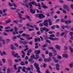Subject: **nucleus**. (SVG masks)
<instances>
[{"mask_svg":"<svg viewBox=\"0 0 73 73\" xmlns=\"http://www.w3.org/2000/svg\"><path fill=\"white\" fill-rule=\"evenodd\" d=\"M36 17H38L40 19H42L43 18H45L46 16L44 14L40 13V14H37L36 15Z\"/></svg>","mask_w":73,"mask_h":73,"instance_id":"f257e3e1","label":"nucleus"},{"mask_svg":"<svg viewBox=\"0 0 73 73\" xmlns=\"http://www.w3.org/2000/svg\"><path fill=\"white\" fill-rule=\"evenodd\" d=\"M40 31L42 32H43V31H45L46 30V32H48V31H49V29H46L45 28H40Z\"/></svg>","mask_w":73,"mask_h":73,"instance_id":"f03ea898","label":"nucleus"},{"mask_svg":"<svg viewBox=\"0 0 73 73\" xmlns=\"http://www.w3.org/2000/svg\"><path fill=\"white\" fill-rule=\"evenodd\" d=\"M46 22L49 23V25H52V21L50 19H49L48 20H46L44 22L46 23Z\"/></svg>","mask_w":73,"mask_h":73,"instance_id":"7ed1b4c3","label":"nucleus"},{"mask_svg":"<svg viewBox=\"0 0 73 73\" xmlns=\"http://www.w3.org/2000/svg\"><path fill=\"white\" fill-rule=\"evenodd\" d=\"M41 4L42 6V7L44 8V9H48V7L46 6L45 5L44 3H42Z\"/></svg>","mask_w":73,"mask_h":73,"instance_id":"20e7f679","label":"nucleus"},{"mask_svg":"<svg viewBox=\"0 0 73 73\" xmlns=\"http://www.w3.org/2000/svg\"><path fill=\"white\" fill-rule=\"evenodd\" d=\"M55 66H56V68L57 70H60L59 67H60V65H59V64H56Z\"/></svg>","mask_w":73,"mask_h":73,"instance_id":"39448f33","label":"nucleus"},{"mask_svg":"<svg viewBox=\"0 0 73 73\" xmlns=\"http://www.w3.org/2000/svg\"><path fill=\"white\" fill-rule=\"evenodd\" d=\"M49 39L50 40H52L53 41H55V40H56V41H58L59 39L58 38H53L52 37H49Z\"/></svg>","mask_w":73,"mask_h":73,"instance_id":"423d86ee","label":"nucleus"},{"mask_svg":"<svg viewBox=\"0 0 73 73\" xmlns=\"http://www.w3.org/2000/svg\"><path fill=\"white\" fill-rule=\"evenodd\" d=\"M31 4H32L33 5H35L36 6H37V5H36V3L35 2V1H33V2H32L30 3H29L30 6H31V7H32L33 5Z\"/></svg>","mask_w":73,"mask_h":73,"instance_id":"0eeeda50","label":"nucleus"},{"mask_svg":"<svg viewBox=\"0 0 73 73\" xmlns=\"http://www.w3.org/2000/svg\"><path fill=\"white\" fill-rule=\"evenodd\" d=\"M19 42L20 44H23V45H26V44L27 43V42L25 41H23L21 40H20Z\"/></svg>","mask_w":73,"mask_h":73,"instance_id":"6e6552de","label":"nucleus"},{"mask_svg":"<svg viewBox=\"0 0 73 73\" xmlns=\"http://www.w3.org/2000/svg\"><path fill=\"white\" fill-rule=\"evenodd\" d=\"M35 53H36V54H39L41 53L40 50H36L35 51Z\"/></svg>","mask_w":73,"mask_h":73,"instance_id":"1a4fd4ad","label":"nucleus"},{"mask_svg":"<svg viewBox=\"0 0 73 73\" xmlns=\"http://www.w3.org/2000/svg\"><path fill=\"white\" fill-rule=\"evenodd\" d=\"M45 20L44 21V23H42V24L44 25V26H45L46 27H48V22H45Z\"/></svg>","mask_w":73,"mask_h":73,"instance_id":"9d476101","label":"nucleus"},{"mask_svg":"<svg viewBox=\"0 0 73 73\" xmlns=\"http://www.w3.org/2000/svg\"><path fill=\"white\" fill-rule=\"evenodd\" d=\"M29 61L30 62L31 64H33L35 62V61L33 60V58H30L29 60Z\"/></svg>","mask_w":73,"mask_h":73,"instance_id":"9b49d317","label":"nucleus"},{"mask_svg":"<svg viewBox=\"0 0 73 73\" xmlns=\"http://www.w3.org/2000/svg\"><path fill=\"white\" fill-rule=\"evenodd\" d=\"M62 56L64 58H68V55L65 54H63L62 55Z\"/></svg>","mask_w":73,"mask_h":73,"instance_id":"f8f14e48","label":"nucleus"},{"mask_svg":"<svg viewBox=\"0 0 73 73\" xmlns=\"http://www.w3.org/2000/svg\"><path fill=\"white\" fill-rule=\"evenodd\" d=\"M64 23H66V24H67L68 25L69 24H70V23H71V21L69 20V21H65Z\"/></svg>","mask_w":73,"mask_h":73,"instance_id":"ddd939ff","label":"nucleus"},{"mask_svg":"<svg viewBox=\"0 0 73 73\" xmlns=\"http://www.w3.org/2000/svg\"><path fill=\"white\" fill-rule=\"evenodd\" d=\"M56 49H58V50H60L61 49V47L59 45H56Z\"/></svg>","mask_w":73,"mask_h":73,"instance_id":"4468645a","label":"nucleus"},{"mask_svg":"<svg viewBox=\"0 0 73 73\" xmlns=\"http://www.w3.org/2000/svg\"><path fill=\"white\" fill-rule=\"evenodd\" d=\"M22 53L23 54L22 55V58H24V57L25 56V52L24 51H22Z\"/></svg>","mask_w":73,"mask_h":73,"instance_id":"2eb2a0df","label":"nucleus"},{"mask_svg":"<svg viewBox=\"0 0 73 73\" xmlns=\"http://www.w3.org/2000/svg\"><path fill=\"white\" fill-rule=\"evenodd\" d=\"M14 57H17V58H18V57H20V56H19V55H18V53H15V55H14Z\"/></svg>","mask_w":73,"mask_h":73,"instance_id":"dca6fc26","label":"nucleus"},{"mask_svg":"<svg viewBox=\"0 0 73 73\" xmlns=\"http://www.w3.org/2000/svg\"><path fill=\"white\" fill-rule=\"evenodd\" d=\"M11 49L12 50H15L16 49V47H13V45H11Z\"/></svg>","mask_w":73,"mask_h":73,"instance_id":"f3484780","label":"nucleus"},{"mask_svg":"<svg viewBox=\"0 0 73 73\" xmlns=\"http://www.w3.org/2000/svg\"><path fill=\"white\" fill-rule=\"evenodd\" d=\"M21 67L20 66L19 67V68H18V70L17 72H16V73H19V72H20V69H21Z\"/></svg>","mask_w":73,"mask_h":73,"instance_id":"a211bd4d","label":"nucleus"},{"mask_svg":"<svg viewBox=\"0 0 73 73\" xmlns=\"http://www.w3.org/2000/svg\"><path fill=\"white\" fill-rule=\"evenodd\" d=\"M51 28H60V27H59V26L58 25H56V26L54 25Z\"/></svg>","mask_w":73,"mask_h":73,"instance_id":"6ab92c4d","label":"nucleus"},{"mask_svg":"<svg viewBox=\"0 0 73 73\" xmlns=\"http://www.w3.org/2000/svg\"><path fill=\"white\" fill-rule=\"evenodd\" d=\"M35 56L36 57L35 58V59H36V60H37L38 58L39 57V55H38V54H36L35 55Z\"/></svg>","mask_w":73,"mask_h":73,"instance_id":"aec40b11","label":"nucleus"},{"mask_svg":"<svg viewBox=\"0 0 73 73\" xmlns=\"http://www.w3.org/2000/svg\"><path fill=\"white\" fill-rule=\"evenodd\" d=\"M63 7L65 9H67L68 7H69L68 6V5H64L63 6Z\"/></svg>","mask_w":73,"mask_h":73,"instance_id":"412c9836","label":"nucleus"},{"mask_svg":"<svg viewBox=\"0 0 73 73\" xmlns=\"http://www.w3.org/2000/svg\"><path fill=\"white\" fill-rule=\"evenodd\" d=\"M30 11L31 12V13H35V10H33V9H31L30 10Z\"/></svg>","mask_w":73,"mask_h":73,"instance_id":"4be33fe9","label":"nucleus"},{"mask_svg":"<svg viewBox=\"0 0 73 73\" xmlns=\"http://www.w3.org/2000/svg\"><path fill=\"white\" fill-rule=\"evenodd\" d=\"M15 31L16 32V34H19V32H17V28H15Z\"/></svg>","mask_w":73,"mask_h":73,"instance_id":"5701e85b","label":"nucleus"},{"mask_svg":"<svg viewBox=\"0 0 73 73\" xmlns=\"http://www.w3.org/2000/svg\"><path fill=\"white\" fill-rule=\"evenodd\" d=\"M22 70L23 72H24L25 73H28V71H26V70H25L24 69H22Z\"/></svg>","mask_w":73,"mask_h":73,"instance_id":"b1692460","label":"nucleus"},{"mask_svg":"<svg viewBox=\"0 0 73 73\" xmlns=\"http://www.w3.org/2000/svg\"><path fill=\"white\" fill-rule=\"evenodd\" d=\"M33 26L32 25H31L30 26V27H31V28H37V25H34Z\"/></svg>","mask_w":73,"mask_h":73,"instance_id":"393cba45","label":"nucleus"},{"mask_svg":"<svg viewBox=\"0 0 73 73\" xmlns=\"http://www.w3.org/2000/svg\"><path fill=\"white\" fill-rule=\"evenodd\" d=\"M18 14L19 16V18H20V19H21V18H22V17H21V16H22V15H21V14H20L19 13H18Z\"/></svg>","mask_w":73,"mask_h":73,"instance_id":"a878e982","label":"nucleus"},{"mask_svg":"<svg viewBox=\"0 0 73 73\" xmlns=\"http://www.w3.org/2000/svg\"><path fill=\"white\" fill-rule=\"evenodd\" d=\"M68 25H66L65 26H62V28H69Z\"/></svg>","mask_w":73,"mask_h":73,"instance_id":"bb28decb","label":"nucleus"},{"mask_svg":"<svg viewBox=\"0 0 73 73\" xmlns=\"http://www.w3.org/2000/svg\"><path fill=\"white\" fill-rule=\"evenodd\" d=\"M52 59L50 58L47 59V62H50V61H52Z\"/></svg>","mask_w":73,"mask_h":73,"instance_id":"cd10ccee","label":"nucleus"},{"mask_svg":"<svg viewBox=\"0 0 73 73\" xmlns=\"http://www.w3.org/2000/svg\"><path fill=\"white\" fill-rule=\"evenodd\" d=\"M10 22H11V20H8L6 22V23H9Z\"/></svg>","mask_w":73,"mask_h":73,"instance_id":"c85d7f7f","label":"nucleus"},{"mask_svg":"<svg viewBox=\"0 0 73 73\" xmlns=\"http://www.w3.org/2000/svg\"><path fill=\"white\" fill-rule=\"evenodd\" d=\"M46 42L49 43L50 44V43H51V42H50V40H46Z\"/></svg>","mask_w":73,"mask_h":73,"instance_id":"c756f323","label":"nucleus"},{"mask_svg":"<svg viewBox=\"0 0 73 73\" xmlns=\"http://www.w3.org/2000/svg\"><path fill=\"white\" fill-rule=\"evenodd\" d=\"M10 72H11V70H10V68H8L7 69V73H10Z\"/></svg>","mask_w":73,"mask_h":73,"instance_id":"7c9ffc66","label":"nucleus"},{"mask_svg":"<svg viewBox=\"0 0 73 73\" xmlns=\"http://www.w3.org/2000/svg\"><path fill=\"white\" fill-rule=\"evenodd\" d=\"M7 11V9H4L3 10V13H5L6 12V11Z\"/></svg>","mask_w":73,"mask_h":73,"instance_id":"2f4dec72","label":"nucleus"},{"mask_svg":"<svg viewBox=\"0 0 73 73\" xmlns=\"http://www.w3.org/2000/svg\"><path fill=\"white\" fill-rule=\"evenodd\" d=\"M14 68L15 70H17V66L16 65H15L14 66Z\"/></svg>","mask_w":73,"mask_h":73,"instance_id":"473e14b6","label":"nucleus"},{"mask_svg":"<svg viewBox=\"0 0 73 73\" xmlns=\"http://www.w3.org/2000/svg\"><path fill=\"white\" fill-rule=\"evenodd\" d=\"M17 38V36H15L13 37L12 38V40H13L14 39H16Z\"/></svg>","mask_w":73,"mask_h":73,"instance_id":"72a5a7b5","label":"nucleus"},{"mask_svg":"<svg viewBox=\"0 0 73 73\" xmlns=\"http://www.w3.org/2000/svg\"><path fill=\"white\" fill-rule=\"evenodd\" d=\"M27 52H28L29 53H31V52H32V49H30L28 50L27 51Z\"/></svg>","mask_w":73,"mask_h":73,"instance_id":"f704fd0d","label":"nucleus"},{"mask_svg":"<svg viewBox=\"0 0 73 73\" xmlns=\"http://www.w3.org/2000/svg\"><path fill=\"white\" fill-rule=\"evenodd\" d=\"M3 54L4 55H7L8 54L7 53H6L5 52L3 51Z\"/></svg>","mask_w":73,"mask_h":73,"instance_id":"c9c22d12","label":"nucleus"},{"mask_svg":"<svg viewBox=\"0 0 73 73\" xmlns=\"http://www.w3.org/2000/svg\"><path fill=\"white\" fill-rule=\"evenodd\" d=\"M52 52H50L49 53V56L50 57H52Z\"/></svg>","mask_w":73,"mask_h":73,"instance_id":"e433bc0d","label":"nucleus"},{"mask_svg":"<svg viewBox=\"0 0 73 73\" xmlns=\"http://www.w3.org/2000/svg\"><path fill=\"white\" fill-rule=\"evenodd\" d=\"M18 21L20 23H22V22L23 21V19H22V18H21V19H19Z\"/></svg>","mask_w":73,"mask_h":73,"instance_id":"4c0bfd02","label":"nucleus"},{"mask_svg":"<svg viewBox=\"0 0 73 73\" xmlns=\"http://www.w3.org/2000/svg\"><path fill=\"white\" fill-rule=\"evenodd\" d=\"M13 31H14V29H11L9 30V31L10 32H13Z\"/></svg>","mask_w":73,"mask_h":73,"instance_id":"58836bf2","label":"nucleus"},{"mask_svg":"<svg viewBox=\"0 0 73 73\" xmlns=\"http://www.w3.org/2000/svg\"><path fill=\"white\" fill-rule=\"evenodd\" d=\"M44 62H48V59H46L45 58L44 59Z\"/></svg>","mask_w":73,"mask_h":73,"instance_id":"ea45409f","label":"nucleus"},{"mask_svg":"<svg viewBox=\"0 0 73 73\" xmlns=\"http://www.w3.org/2000/svg\"><path fill=\"white\" fill-rule=\"evenodd\" d=\"M3 44H5V40H3L2 41Z\"/></svg>","mask_w":73,"mask_h":73,"instance_id":"a19ab883","label":"nucleus"},{"mask_svg":"<svg viewBox=\"0 0 73 73\" xmlns=\"http://www.w3.org/2000/svg\"><path fill=\"white\" fill-rule=\"evenodd\" d=\"M61 22L62 23H65V21H64V19H62L60 20Z\"/></svg>","mask_w":73,"mask_h":73,"instance_id":"79ce46f5","label":"nucleus"},{"mask_svg":"<svg viewBox=\"0 0 73 73\" xmlns=\"http://www.w3.org/2000/svg\"><path fill=\"white\" fill-rule=\"evenodd\" d=\"M3 35L4 36H8V34L4 32L3 33Z\"/></svg>","mask_w":73,"mask_h":73,"instance_id":"37998d69","label":"nucleus"},{"mask_svg":"<svg viewBox=\"0 0 73 73\" xmlns=\"http://www.w3.org/2000/svg\"><path fill=\"white\" fill-rule=\"evenodd\" d=\"M21 65H25V64L23 62H21Z\"/></svg>","mask_w":73,"mask_h":73,"instance_id":"c03bdc74","label":"nucleus"},{"mask_svg":"<svg viewBox=\"0 0 73 73\" xmlns=\"http://www.w3.org/2000/svg\"><path fill=\"white\" fill-rule=\"evenodd\" d=\"M60 36V33L58 32L56 33V36Z\"/></svg>","mask_w":73,"mask_h":73,"instance_id":"a18cd8bd","label":"nucleus"},{"mask_svg":"<svg viewBox=\"0 0 73 73\" xmlns=\"http://www.w3.org/2000/svg\"><path fill=\"white\" fill-rule=\"evenodd\" d=\"M57 58L58 59H61L62 58V57L60 56H58L57 57Z\"/></svg>","mask_w":73,"mask_h":73,"instance_id":"49530a36","label":"nucleus"},{"mask_svg":"<svg viewBox=\"0 0 73 73\" xmlns=\"http://www.w3.org/2000/svg\"><path fill=\"white\" fill-rule=\"evenodd\" d=\"M31 58H35V55H33L31 56Z\"/></svg>","mask_w":73,"mask_h":73,"instance_id":"de8ad7c7","label":"nucleus"},{"mask_svg":"<svg viewBox=\"0 0 73 73\" xmlns=\"http://www.w3.org/2000/svg\"><path fill=\"white\" fill-rule=\"evenodd\" d=\"M64 29H65V28H61L60 29L61 31H63Z\"/></svg>","mask_w":73,"mask_h":73,"instance_id":"09e8293b","label":"nucleus"},{"mask_svg":"<svg viewBox=\"0 0 73 73\" xmlns=\"http://www.w3.org/2000/svg\"><path fill=\"white\" fill-rule=\"evenodd\" d=\"M2 16H7V14L5 13L3 14Z\"/></svg>","mask_w":73,"mask_h":73,"instance_id":"8fccbe9b","label":"nucleus"},{"mask_svg":"<svg viewBox=\"0 0 73 73\" xmlns=\"http://www.w3.org/2000/svg\"><path fill=\"white\" fill-rule=\"evenodd\" d=\"M69 66L71 67H72V66H73V63H72L71 64H70L69 65Z\"/></svg>","mask_w":73,"mask_h":73,"instance_id":"3c124183","label":"nucleus"},{"mask_svg":"<svg viewBox=\"0 0 73 73\" xmlns=\"http://www.w3.org/2000/svg\"><path fill=\"white\" fill-rule=\"evenodd\" d=\"M63 12L64 13H66V11L65 10H63Z\"/></svg>","mask_w":73,"mask_h":73,"instance_id":"603ef678","label":"nucleus"},{"mask_svg":"<svg viewBox=\"0 0 73 73\" xmlns=\"http://www.w3.org/2000/svg\"><path fill=\"white\" fill-rule=\"evenodd\" d=\"M50 37H54V35H50Z\"/></svg>","mask_w":73,"mask_h":73,"instance_id":"864d4df0","label":"nucleus"},{"mask_svg":"<svg viewBox=\"0 0 73 73\" xmlns=\"http://www.w3.org/2000/svg\"><path fill=\"white\" fill-rule=\"evenodd\" d=\"M49 49L53 50V49L54 48L53 47H49L48 48Z\"/></svg>","mask_w":73,"mask_h":73,"instance_id":"5fc2aeb1","label":"nucleus"},{"mask_svg":"<svg viewBox=\"0 0 73 73\" xmlns=\"http://www.w3.org/2000/svg\"><path fill=\"white\" fill-rule=\"evenodd\" d=\"M52 51L54 52V53H56V50H55L54 48L53 49Z\"/></svg>","mask_w":73,"mask_h":73,"instance_id":"6e6d98bb","label":"nucleus"},{"mask_svg":"<svg viewBox=\"0 0 73 73\" xmlns=\"http://www.w3.org/2000/svg\"><path fill=\"white\" fill-rule=\"evenodd\" d=\"M54 61L55 62H59V61L56 60V59L54 60Z\"/></svg>","mask_w":73,"mask_h":73,"instance_id":"4d7b16f0","label":"nucleus"},{"mask_svg":"<svg viewBox=\"0 0 73 73\" xmlns=\"http://www.w3.org/2000/svg\"><path fill=\"white\" fill-rule=\"evenodd\" d=\"M25 69H26V70H31V68L29 67H28L27 68H25Z\"/></svg>","mask_w":73,"mask_h":73,"instance_id":"13d9d810","label":"nucleus"},{"mask_svg":"<svg viewBox=\"0 0 73 73\" xmlns=\"http://www.w3.org/2000/svg\"><path fill=\"white\" fill-rule=\"evenodd\" d=\"M29 31H34V29H29Z\"/></svg>","mask_w":73,"mask_h":73,"instance_id":"bf43d9fd","label":"nucleus"},{"mask_svg":"<svg viewBox=\"0 0 73 73\" xmlns=\"http://www.w3.org/2000/svg\"><path fill=\"white\" fill-rule=\"evenodd\" d=\"M45 54H49V51L48 50L46 51L45 52Z\"/></svg>","mask_w":73,"mask_h":73,"instance_id":"052dcab7","label":"nucleus"},{"mask_svg":"<svg viewBox=\"0 0 73 73\" xmlns=\"http://www.w3.org/2000/svg\"><path fill=\"white\" fill-rule=\"evenodd\" d=\"M70 36H73V33L71 32L70 33Z\"/></svg>","mask_w":73,"mask_h":73,"instance_id":"680f3d73","label":"nucleus"},{"mask_svg":"<svg viewBox=\"0 0 73 73\" xmlns=\"http://www.w3.org/2000/svg\"><path fill=\"white\" fill-rule=\"evenodd\" d=\"M23 26V24H20L19 25V27H22Z\"/></svg>","mask_w":73,"mask_h":73,"instance_id":"e2e57ef3","label":"nucleus"},{"mask_svg":"<svg viewBox=\"0 0 73 73\" xmlns=\"http://www.w3.org/2000/svg\"><path fill=\"white\" fill-rule=\"evenodd\" d=\"M26 35V34H25V33H23L22 34V36H25Z\"/></svg>","mask_w":73,"mask_h":73,"instance_id":"0e129e2a","label":"nucleus"},{"mask_svg":"<svg viewBox=\"0 0 73 73\" xmlns=\"http://www.w3.org/2000/svg\"><path fill=\"white\" fill-rule=\"evenodd\" d=\"M15 45L17 47H18V46H19V45H18V44H17V43H15Z\"/></svg>","mask_w":73,"mask_h":73,"instance_id":"69168bd1","label":"nucleus"},{"mask_svg":"<svg viewBox=\"0 0 73 73\" xmlns=\"http://www.w3.org/2000/svg\"><path fill=\"white\" fill-rule=\"evenodd\" d=\"M7 42H9L10 41V40L9 39H7Z\"/></svg>","mask_w":73,"mask_h":73,"instance_id":"338daca9","label":"nucleus"},{"mask_svg":"<svg viewBox=\"0 0 73 73\" xmlns=\"http://www.w3.org/2000/svg\"><path fill=\"white\" fill-rule=\"evenodd\" d=\"M70 7L72 8V9H73V4H72L70 5Z\"/></svg>","mask_w":73,"mask_h":73,"instance_id":"774afa93","label":"nucleus"}]
</instances>
